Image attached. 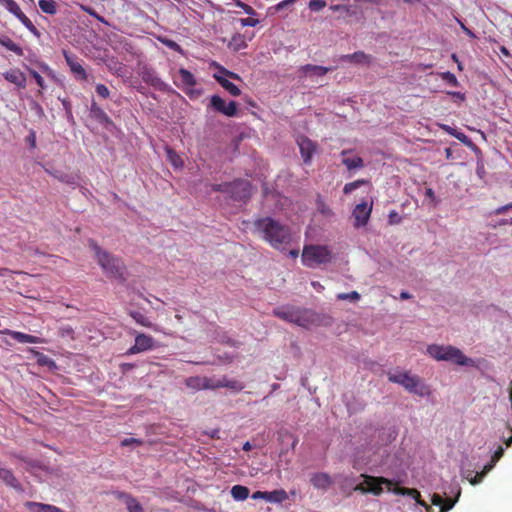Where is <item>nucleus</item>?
I'll use <instances>...</instances> for the list:
<instances>
[{
  "instance_id": "nucleus-12",
  "label": "nucleus",
  "mask_w": 512,
  "mask_h": 512,
  "mask_svg": "<svg viewBox=\"0 0 512 512\" xmlns=\"http://www.w3.org/2000/svg\"><path fill=\"white\" fill-rule=\"evenodd\" d=\"M140 76L146 84L158 91L165 93L172 91L170 86L164 82L152 68L144 67L140 72Z\"/></svg>"
},
{
  "instance_id": "nucleus-31",
  "label": "nucleus",
  "mask_w": 512,
  "mask_h": 512,
  "mask_svg": "<svg viewBox=\"0 0 512 512\" xmlns=\"http://www.w3.org/2000/svg\"><path fill=\"white\" fill-rule=\"evenodd\" d=\"M231 496L236 501H244L249 496V489L246 486L243 485H234L231 488Z\"/></svg>"
},
{
  "instance_id": "nucleus-43",
  "label": "nucleus",
  "mask_w": 512,
  "mask_h": 512,
  "mask_svg": "<svg viewBox=\"0 0 512 512\" xmlns=\"http://www.w3.org/2000/svg\"><path fill=\"white\" fill-rule=\"evenodd\" d=\"M185 94L191 99V100H196L200 97V95L202 94V90L201 89H197V88H194V86L192 87H186L184 89H182Z\"/></svg>"
},
{
  "instance_id": "nucleus-56",
  "label": "nucleus",
  "mask_w": 512,
  "mask_h": 512,
  "mask_svg": "<svg viewBox=\"0 0 512 512\" xmlns=\"http://www.w3.org/2000/svg\"><path fill=\"white\" fill-rule=\"evenodd\" d=\"M141 440L139 439H136V438H125L122 442H121V445L122 446H129V445H132V444H141Z\"/></svg>"
},
{
  "instance_id": "nucleus-5",
  "label": "nucleus",
  "mask_w": 512,
  "mask_h": 512,
  "mask_svg": "<svg viewBox=\"0 0 512 512\" xmlns=\"http://www.w3.org/2000/svg\"><path fill=\"white\" fill-rule=\"evenodd\" d=\"M387 378L390 382L403 386L409 393H413L420 397H424L429 394L428 387L417 375H411L406 371H396L388 372Z\"/></svg>"
},
{
  "instance_id": "nucleus-11",
  "label": "nucleus",
  "mask_w": 512,
  "mask_h": 512,
  "mask_svg": "<svg viewBox=\"0 0 512 512\" xmlns=\"http://www.w3.org/2000/svg\"><path fill=\"white\" fill-rule=\"evenodd\" d=\"M0 4L13 14L31 33L40 37V32L34 26L32 21L22 12L19 5L14 0H0Z\"/></svg>"
},
{
  "instance_id": "nucleus-42",
  "label": "nucleus",
  "mask_w": 512,
  "mask_h": 512,
  "mask_svg": "<svg viewBox=\"0 0 512 512\" xmlns=\"http://www.w3.org/2000/svg\"><path fill=\"white\" fill-rule=\"evenodd\" d=\"M338 300H349L352 302L358 301L360 299V294L357 291H351L349 293H339L337 295Z\"/></svg>"
},
{
  "instance_id": "nucleus-46",
  "label": "nucleus",
  "mask_w": 512,
  "mask_h": 512,
  "mask_svg": "<svg viewBox=\"0 0 512 512\" xmlns=\"http://www.w3.org/2000/svg\"><path fill=\"white\" fill-rule=\"evenodd\" d=\"M235 5L241 8L246 14L253 16L256 14V11L248 4L242 2L241 0H236Z\"/></svg>"
},
{
  "instance_id": "nucleus-23",
  "label": "nucleus",
  "mask_w": 512,
  "mask_h": 512,
  "mask_svg": "<svg viewBox=\"0 0 512 512\" xmlns=\"http://www.w3.org/2000/svg\"><path fill=\"white\" fill-rule=\"evenodd\" d=\"M502 455H503V448L499 447L493 456L492 462L485 465L482 472L477 473L473 478H470L469 479L470 483L472 485L479 484L483 480V478L486 476V474L494 467L495 463L502 457Z\"/></svg>"
},
{
  "instance_id": "nucleus-59",
  "label": "nucleus",
  "mask_w": 512,
  "mask_h": 512,
  "mask_svg": "<svg viewBox=\"0 0 512 512\" xmlns=\"http://www.w3.org/2000/svg\"><path fill=\"white\" fill-rule=\"evenodd\" d=\"M457 21H458V23L460 24L461 29H462V30H463V31H464V32H465V33H466L470 38H476L475 33H474L471 29L467 28V27L464 25V23H462V21H460V20H457Z\"/></svg>"
},
{
  "instance_id": "nucleus-2",
  "label": "nucleus",
  "mask_w": 512,
  "mask_h": 512,
  "mask_svg": "<svg viewBox=\"0 0 512 512\" xmlns=\"http://www.w3.org/2000/svg\"><path fill=\"white\" fill-rule=\"evenodd\" d=\"M427 354L437 361H448L464 367H478L476 360L465 356L459 348L452 345L431 344L427 347Z\"/></svg>"
},
{
  "instance_id": "nucleus-22",
  "label": "nucleus",
  "mask_w": 512,
  "mask_h": 512,
  "mask_svg": "<svg viewBox=\"0 0 512 512\" xmlns=\"http://www.w3.org/2000/svg\"><path fill=\"white\" fill-rule=\"evenodd\" d=\"M3 77L18 88L24 89L26 87V76L19 69H10L3 73Z\"/></svg>"
},
{
  "instance_id": "nucleus-6",
  "label": "nucleus",
  "mask_w": 512,
  "mask_h": 512,
  "mask_svg": "<svg viewBox=\"0 0 512 512\" xmlns=\"http://www.w3.org/2000/svg\"><path fill=\"white\" fill-rule=\"evenodd\" d=\"M331 261V253L326 246H306L302 253V262L305 266L314 268Z\"/></svg>"
},
{
  "instance_id": "nucleus-3",
  "label": "nucleus",
  "mask_w": 512,
  "mask_h": 512,
  "mask_svg": "<svg viewBox=\"0 0 512 512\" xmlns=\"http://www.w3.org/2000/svg\"><path fill=\"white\" fill-rule=\"evenodd\" d=\"M90 247L95 253L98 264L108 277L125 281L126 267L120 258L103 250L95 241H90Z\"/></svg>"
},
{
  "instance_id": "nucleus-26",
  "label": "nucleus",
  "mask_w": 512,
  "mask_h": 512,
  "mask_svg": "<svg viewBox=\"0 0 512 512\" xmlns=\"http://www.w3.org/2000/svg\"><path fill=\"white\" fill-rule=\"evenodd\" d=\"M350 151L343 150L341 152L342 163L347 167L348 170L360 169L364 167V161L360 156L349 157Z\"/></svg>"
},
{
  "instance_id": "nucleus-52",
  "label": "nucleus",
  "mask_w": 512,
  "mask_h": 512,
  "mask_svg": "<svg viewBox=\"0 0 512 512\" xmlns=\"http://www.w3.org/2000/svg\"><path fill=\"white\" fill-rule=\"evenodd\" d=\"M85 11L92 17L96 18L98 21L104 23V24H108V22L104 19V17L100 16L94 9L92 8H87L85 9Z\"/></svg>"
},
{
  "instance_id": "nucleus-47",
  "label": "nucleus",
  "mask_w": 512,
  "mask_h": 512,
  "mask_svg": "<svg viewBox=\"0 0 512 512\" xmlns=\"http://www.w3.org/2000/svg\"><path fill=\"white\" fill-rule=\"evenodd\" d=\"M37 362L40 365H46V366L55 365V363L52 359H50L48 356H46L42 353H37Z\"/></svg>"
},
{
  "instance_id": "nucleus-40",
  "label": "nucleus",
  "mask_w": 512,
  "mask_h": 512,
  "mask_svg": "<svg viewBox=\"0 0 512 512\" xmlns=\"http://www.w3.org/2000/svg\"><path fill=\"white\" fill-rule=\"evenodd\" d=\"M159 41L163 45H165L167 48H169V49H171L173 51H176V52H178L181 55L184 54V51H183L182 47L177 42H175L174 40L169 39L167 37H160Z\"/></svg>"
},
{
  "instance_id": "nucleus-50",
  "label": "nucleus",
  "mask_w": 512,
  "mask_h": 512,
  "mask_svg": "<svg viewBox=\"0 0 512 512\" xmlns=\"http://www.w3.org/2000/svg\"><path fill=\"white\" fill-rule=\"evenodd\" d=\"M29 73L35 79V81L39 85V87L44 89L45 88V82H44L43 77L37 71H35L33 69H29Z\"/></svg>"
},
{
  "instance_id": "nucleus-37",
  "label": "nucleus",
  "mask_w": 512,
  "mask_h": 512,
  "mask_svg": "<svg viewBox=\"0 0 512 512\" xmlns=\"http://www.w3.org/2000/svg\"><path fill=\"white\" fill-rule=\"evenodd\" d=\"M203 384V377L200 376H191L185 379V385L193 390L203 389Z\"/></svg>"
},
{
  "instance_id": "nucleus-63",
  "label": "nucleus",
  "mask_w": 512,
  "mask_h": 512,
  "mask_svg": "<svg viewBox=\"0 0 512 512\" xmlns=\"http://www.w3.org/2000/svg\"><path fill=\"white\" fill-rule=\"evenodd\" d=\"M65 117H66V120L67 122L74 126L76 123H75V119H74V116H73V113H72V110L71 111H66L65 112Z\"/></svg>"
},
{
  "instance_id": "nucleus-8",
  "label": "nucleus",
  "mask_w": 512,
  "mask_h": 512,
  "mask_svg": "<svg viewBox=\"0 0 512 512\" xmlns=\"http://www.w3.org/2000/svg\"><path fill=\"white\" fill-rule=\"evenodd\" d=\"M360 477L364 478V483L356 484L353 490L362 494L380 495L383 492L382 485L389 483V480L384 477H374L367 474H361Z\"/></svg>"
},
{
  "instance_id": "nucleus-19",
  "label": "nucleus",
  "mask_w": 512,
  "mask_h": 512,
  "mask_svg": "<svg viewBox=\"0 0 512 512\" xmlns=\"http://www.w3.org/2000/svg\"><path fill=\"white\" fill-rule=\"evenodd\" d=\"M441 128L448 133L449 135L454 136L457 140H459L461 143H463L465 146L471 148L476 154L480 153V149L477 145L474 144V142L463 132L458 131L457 129L443 124L441 125Z\"/></svg>"
},
{
  "instance_id": "nucleus-57",
  "label": "nucleus",
  "mask_w": 512,
  "mask_h": 512,
  "mask_svg": "<svg viewBox=\"0 0 512 512\" xmlns=\"http://www.w3.org/2000/svg\"><path fill=\"white\" fill-rule=\"evenodd\" d=\"M290 6V4L287 2V0H283L281 2H279L278 4H276L273 9L278 12V11H282L286 8H288Z\"/></svg>"
},
{
  "instance_id": "nucleus-18",
  "label": "nucleus",
  "mask_w": 512,
  "mask_h": 512,
  "mask_svg": "<svg viewBox=\"0 0 512 512\" xmlns=\"http://www.w3.org/2000/svg\"><path fill=\"white\" fill-rule=\"evenodd\" d=\"M113 494L125 504L128 512H145L141 503L131 494L124 491H115Z\"/></svg>"
},
{
  "instance_id": "nucleus-9",
  "label": "nucleus",
  "mask_w": 512,
  "mask_h": 512,
  "mask_svg": "<svg viewBox=\"0 0 512 512\" xmlns=\"http://www.w3.org/2000/svg\"><path fill=\"white\" fill-rule=\"evenodd\" d=\"M207 110L223 114L226 117H236L238 115V104L235 101H226L219 95H212L207 105Z\"/></svg>"
},
{
  "instance_id": "nucleus-16",
  "label": "nucleus",
  "mask_w": 512,
  "mask_h": 512,
  "mask_svg": "<svg viewBox=\"0 0 512 512\" xmlns=\"http://www.w3.org/2000/svg\"><path fill=\"white\" fill-rule=\"evenodd\" d=\"M253 499H264L270 503H282L288 499V494L283 489L273 491H256L252 494Z\"/></svg>"
},
{
  "instance_id": "nucleus-34",
  "label": "nucleus",
  "mask_w": 512,
  "mask_h": 512,
  "mask_svg": "<svg viewBox=\"0 0 512 512\" xmlns=\"http://www.w3.org/2000/svg\"><path fill=\"white\" fill-rule=\"evenodd\" d=\"M38 5L41 11L46 14L54 15L57 13V7L54 0H39Z\"/></svg>"
},
{
  "instance_id": "nucleus-24",
  "label": "nucleus",
  "mask_w": 512,
  "mask_h": 512,
  "mask_svg": "<svg viewBox=\"0 0 512 512\" xmlns=\"http://www.w3.org/2000/svg\"><path fill=\"white\" fill-rule=\"evenodd\" d=\"M178 75V79L175 80L174 83L179 88L184 89L186 87H192L196 85V79L189 70L180 68Z\"/></svg>"
},
{
  "instance_id": "nucleus-39",
  "label": "nucleus",
  "mask_w": 512,
  "mask_h": 512,
  "mask_svg": "<svg viewBox=\"0 0 512 512\" xmlns=\"http://www.w3.org/2000/svg\"><path fill=\"white\" fill-rule=\"evenodd\" d=\"M367 183H368L367 180H364V179H358L356 181L346 183L343 187V193L348 195V194L352 193L354 190L360 188L361 186H363Z\"/></svg>"
},
{
  "instance_id": "nucleus-53",
  "label": "nucleus",
  "mask_w": 512,
  "mask_h": 512,
  "mask_svg": "<svg viewBox=\"0 0 512 512\" xmlns=\"http://www.w3.org/2000/svg\"><path fill=\"white\" fill-rule=\"evenodd\" d=\"M26 141L29 143L30 148H35L36 146V133L31 130L28 136L26 137Z\"/></svg>"
},
{
  "instance_id": "nucleus-4",
  "label": "nucleus",
  "mask_w": 512,
  "mask_h": 512,
  "mask_svg": "<svg viewBox=\"0 0 512 512\" xmlns=\"http://www.w3.org/2000/svg\"><path fill=\"white\" fill-rule=\"evenodd\" d=\"M274 315L287 322L308 328L317 321V315L310 309L286 306L274 310Z\"/></svg>"
},
{
  "instance_id": "nucleus-58",
  "label": "nucleus",
  "mask_w": 512,
  "mask_h": 512,
  "mask_svg": "<svg viewBox=\"0 0 512 512\" xmlns=\"http://www.w3.org/2000/svg\"><path fill=\"white\" fill-rule=\"evenodd\" d=\"M485 168H484V164L480 161L477 162V166H476V174L480 177V178H483L484 175H485Z\"/></svg>"
},
{
  "instance_id": "nucleus-20",
  "label": "nucleus",
  "mask_w": 512,
  "mask_h": 512,
  "mask_svg": "<svg viewBox=\"0 0 512 512\" xmlns=\"http://www.w3.org/2000/svg\"><path fill=\"white\" fill-rule=\"evenodd\" d=\"M300 154L303 158L304 164H310L312 156L315 152V144L307 137L301 136L298 141Z\"/></svg>"
},
{
  "instance_id": "nucleus-45",
  "label": "nucleus",
  "mask_w": 512,
  "mask_h": 512,
  "mask_svg": "<svg viewBox=\"0 0 512 512\" xmlns=\"http://www.w3.org/2000/svg\"><path fill=\"white\" fill-rule=\"evenodd\" d=\"M459 496H460V489H458L455 499H451V498L444 499V506H442V512H447L448 510H451L454 507V505L457 503Z\"/></svg>"
},
{
  "instance_id": "nucleus-51",
  "label": "nucleus",
  "mask_w": 512,
  "mask_h": 512,
  "mask_svg": "<svg viewBox=\"0 0 512 512\" xmlns=\"http://www.w3.org/2000/svg\"><path fill=\"white\" fill-rule=\"evenodd\" d=\"M240 23L243 27H255L258 25L259 20L255 19V18L248 17V18L240 19Z\"/></svg>"
},
{
  "instance_id": "nucleus-30",
  "label": "nucleus",
  "mask_w": 512,
  "mask_h": 512,
  "mask_svg": "<svg viewBox=\"0 0 512 512\" xmlns=\"http://www.w3.org/2000/svg\"><path fill=\"white\" fill-rule=\"evenodd\" d=\"M26 507L30 512H64L54 505L39 502H27Z\"/></svg>"
},
{
  "instance_id": "nucleus-64",
  "label": "nucleus",
  "mask_w": 512,
  "mask_h": 512,
  "mask_svg": "<svg viewBox=\"0 0 512 512\" xmlns=\"http://www.w3.org/2000/svg\"><path fill=\"white\" fill-rule=\"evenodd\" d=\"M425 197L430 199L431 201H436L435 193H434L433 189H431V188L426 189Z\"/></svg>"
},
{
  "instance_id": "nucleus-13",
  "label": "nucleus",
  "mask_w": 512,
  "mask_h": 512,
  "mask_svg": "<svg viewBox=\"0 0 512 512\" xmlns=\"http://www.w3.org/2000/svg\"><path fill=\"white\" fill-rule=\"evenodd\" d=\"M373 203L368 204L366 201H363L355 206L352 211V216L354 218V227L360 228L365 226L370 218L372 212Z\"/></svg>"
},
{
  "instance_id": "nucleus-21",
  "label": "nucleus",
  "mask_w": 512,
  "mask_h": 512,
  "mask_svg": "<svg viewBox=\"0 0 512 512\" xmlns=\"http://www.w3.org/2000/svg\"><path fill=\"white\" fill-rule=\"evenodd\" d=\"M310 482L314 488L326 491L333 484L331 477L324 472L315 473L311 476Z\"/></svg>"
},
{
  "instance_id": "nucleus-54",
  "label": "nucleus",
  "mask_w": 512,
  "mask_h": 512,
  "mask_svg": "<svg viewBox=\"0 0 512 512\" xmlns=\"http://www.w3.org/2000/svg\"><path fill=\"white\" fill-rule=\"evenodd\" d=\"M432 504L442 509V506H444V498L439 494H434L432 496Z\"/></svg>"
},
{
  "instance_id": "nucleus-60",
  "label": "nucleus",
  "mask_w": 512,
  "mask_h": 512,
  "mask_svg": "<svg viewBox=\"0 0 512 512\" xmlns=\"http://www.w3.org/2000/svg\"><path fill=\"white\" fill-rule=\"evenodd\" d=\"M59 100L61 101L65 112L72 110L71 102L67 98H59Z\"/></svg>"
},
{
  "instance_id": "nucleus-48",
  "label": "nucleus",
  "mask_w": 512,
  "mask_h": 512,
  "mask_svg": "<svg viewBox=\"0 0 512 512\" xmlns=\"http://www.w3.org/2000/svg\"><path fill=\"white\" fill-rule=\"evenodd\" d=\"M229 186H230V182L229 183L213 184L211 187H212V190L215 192H222V193H226L228 195L229 194Z\"/></svg>"
},
{
  "instance_id": "nucleus-49",
  "label": "nucleus",
  "mask_w": 512,
  "mask_h": 512,
  "mask_svg": "<svg viewBox=\"0 0 512 512\" xmlns=\"http://www.w3.org/2000/svg\"><path fill=\"white\" fill-rule=\"evenodd\" d=\"M96 93L102 98L109 97V89L104 84H97L95 87Z\"/></svg>"
},
{
  "instance_id": "nucleus-10",
  "label": "nucleus",
  "mask_w": 512,
  "mask_h": 512,
  "mask_svg": "<svg viewBox=\"0 0 512 512\" xmlns=\"http://www.w3.org/2000/svg\"><path fill=\"white\" fill-rule=\"evenodd\" d=\"M252 195V186L248 180L237 179L230 182L228 196L233 201L247 202Z\"/></svg>"
},
{
  "instance_id": "nucleus-33",
  "label": "nucleus",
  "mask_w": 512,
  "mask_h": 512,
  "mask_svg": "<svg viewBox=\"0 0 512 512\" xmlns=\"http://www.w3.org/2000/svg\"><path fill=\"white\" fill-rule=\"evenodd\" d=\"M352 61L359 65H370L373 61V57L363 51H356L352 53Z\"/></svg>"
},
{
  "instance_id": "nucleus-29",
  "label": "nucleus",
  "mask_w": 512,
  "mask_h": 512,
  "mask_svg": "<svg viewBox=\"0 0 512 512\" xmlns=\"http://www.w3.org/2000/svg\"><path fill=\"white\" fill-rule=\"evenodd\" d=\"M213 77L230 95L237 97L241 94V90L224 76L214 74Z\"/></svg>"
},
{
  "instance_id": "nucleus-32",
  "label": "nucleus",
  "mask_w": 512,
  "mask_h": 512,
  "mask_svg": "<svg viewBox=\"0 0 512 512\" xmlns=\"http://www.w3.org/2000/svg\"><path fill=\"white\" fill-rule=\"evenodd\" d=\"M0 45L4 46L9 51L14 52L18 56L23 55V49L13 42L8 36H0Z\"/></svg>"
},
{
  "instance_id": "nucleus-36",
  "label": "nucleus",
  "mask_w": 512,
  "mask_h": 512,
  "mask_svg": "<svg viewBox=\"0 0 512 512\" xmlns=\"http://www.w3.org/2000/svg\"><path fill=\"white\" fill-rule=\"evenodd\" d=\"M203 389H218L222 388V377H203Z\"/></svg>"
},
{
  "instance_id": "nucleus-62",
  "label": "nucleus",
  "mask_w": 512,
  "mask_h": 512,
  "mask_svg": "<svg viewBox=\"0 0 512 512\" xmlns=\"http://www.w3.org/2000/svg\"><path fill=\"white\" fill-rule=\"evenodd\" d=\"M508 210H510V208H509L508 204H506V205H503V206H500V207L496 208L493 211V214L494 215H501V214L506 213Z\"/></svg>"
},
{
  "instance_id": "nucleus-7",
  "label": "nucleus",
  "mask_w": 512,
  "mask_h": 512,
  "mask_svg": "<svg viewBox=\"0 0 512 512\" xmlns=\"http://www.w3.org/2000/svg\"><path fill=\"white\" fill-rule=\"evenodd\" d=\"M372 431H377L378 435L375 443H373V440L370 441L369 445H371V449L389 445L398 435V431L394 426L382 427L379 429L373 422H368L364 425L362 434L368 435Z\"/></svg>"
},
{
  "instance_id": "nucleus-25",
  "label": "nucleus",
  "mask_w": 512,
  "mask_h": 512,
  "mask_svg": "<svg viewBox=\"0 0 512 512\" xmlns=\"http://www.w3.org/2000/svg\"><path fill=\"white\" fill-rule=\"evenodd\" d=\"M0 481L15 489L16 491H23L22 485L19 483L10 469L0 468Z\"/></svg>"
},
{
  "instance_id": "nucleus-38",
  "label": "nucleus",
  "mask_w": 512,
  "mask_h": 512,
  "mask_svg": "<svg viewBox=\"0 0 512 512\" xmlns=\"http://www.w3.org/2000/svg\"><path fill=\"white\" fill-rule=\"evenodd\" d=\"M129 315L141 326L150 327L152 324L148 317L140 311H130Z\"/></svg>"
},
{
  "instance_id": "nucleus-44",
  "label": "nucleus",
  "mask_w": 512,
  "mask_h": 512,
  "mask_svg": "<svg viewBox=\"0 0 512 512\" xmlns=\"http://www.w3.org/2000/svg\"><path fill=\"white\" fill-rule=\"evenodd\" d=\"M326 6L325 0H310L308 7L313 12H319Z\"/></svg>"
},
{
  "instance_id": "nucleus-27",
  "label": "nucleus",
  "mask_w": 512,
  "mask_h": 512,
  "mask_svg": "<svg viewBox=\"0 0 512 512\" xmlns=\"http://www.w3.org/2000/svg\"><path fill=\"white\" fill-rule=\"evenodd\" d=\"M7 335H9L13 340L19 342V343H42L43 340L37 336H33L30 334H26L19 331H13V330H6L5 332Z\"/></svg>"
},
{
  "instance_id": "nucleus-17",
  "label": "nucleus",
  "mask_w": 512,
  "mask_h": 512,
  "mask_svg": "<svg viewBox=\"0 0 512 512\" xmlns=\"http://www.w3.org/2000/svg\"><path fill=\"white\" fill-rule=\"evenodd\" d=\"M63 55L74 76L79 80H87L88 74L86 73V70L83 68L81 63L78 61V58L66 50L63 51Z\"/></svg>"
},
{
  "instance_id": "nucleus-55",
  "label": "nucleus",
  "mask_w": 512,
  "mask_h": 512,
  "mask_svg": "<svg viewBox=\"0 0 512 512\" xmlns=\"http://www.w3.org/2000/svg\"><path fill=\"white\" fill-rule=\"evenodd\" d=\"M368 461H363L359 456L355 457L353 467L357 470L362 469V466L367 465Z\"/></svg>"
},
{
  "instance_id": "nucleus-15",
  "label": "nucleus",
  "mask_w": 512,
  "mask_h": 512,
  "mask_svg": "<svg viewBox=\"0 0 512 512\" xmlns=\"http://www.w3.org/2000/svg\"><path fill=\"white\" fill-rule=\"evenodd\" d=\"M90 116L100 123L105 129L111 131L115 124L107 113L97 105L95 101H92L90 106Z\"/></svg>"
},
{
  "instance_id": "nucleus-14",
  "label": "nucleus",
  "mask_w": 512,
  "mask_h": 512,
  "mask_svg": "<svg viewBox=\"0 0 512 512\" xmlns=\"http://www.w3.org/2000/svg\"><path fill=\"white\" fill-rule=\"evenodd\" d=\"M154 346H155V341L152 336L144 334V333H139L135 337L134 345L131 346L127 350L126 354L132 355V354L145 352L148 350H152L154 348Z\"/></svg>"
},
{
  "instance_id": "nucleus-61",
  "label": "nucleus",
  "mask_w": 512,
  "mask_h": 512,
  "mask_svg": "<svg viewBox=\"0 0 512 512\" xmlns=\"http://www.w3.org/2000/svg\"><path fill=\"white\" fill-rule=\"evenodd\" d=\"M508 210H510V208H509L508 204H506V205H503V206H500V207L496 208L493 211V214L494 215H501V214L506 213Z\"/></svg>"
},
{
  "instance_id": "nucleus-35",
  "label": "nucleus",
  "mask_w": 512,
  "mask_h": 512,
  "mask_svg": "<svg viewBox=\"0 0 512 512\" xmlns=\"http://www.w3.org/2000/svg\"><path fill=\"white\" fill-rule=\"evenodd\" d=\"M222 388H229L232 391L239 392L244 389V385L238 380L228 379L227 377H222Z\"/></svg>"
},
{
  "instance_id": "nucleus-41",
  "label": "nucleus",
  "mask_w": 512,
  "mask_h": 512,
  "mask_svg": "<svg viewBox=\"0 0 512 512\" xmlns=\"http://www.w3.org/2000/svg\"><path fill=\"white\" fill-rule=\"evenodd\" d=\"M441 78L442 80L446 81L449 85L453 87L459 86V81L457 80L456 76L450 71L441 73Z\"/></svg>"
},
{
  "instance_id": "nucleus-28",
  "label": "nucleus",
  "mask_w": 512,
  "mask_h": 512,
  "mask_svg": "<svg viewBox=\"0 0 512 512\" xmlns=\"http://www.w3.org/2000/svg\"><path fill=\"white\" fill-rule=\"evenodd\" d=\"M333 69V67H324L312 64H306L301 67L302 72L305 73L306 75L318 77L326 75L328 72L333 71Z\"/></svg>"
},
{
  "instance_id": "nucleus-1",
  "label": "nucleus",
  "mask_w": 512,
  "mask_h": 512,
  "mask_svg": "<svg viewBox=\"0 0 512 512\" xmlns=\"http://www.w3.org/2000/svg\"><path fill=\"white\" fill-rule=\"evenodd\" d=\"M254 227L256 232L274 248L278 249L291 241L289 227L272 217L267 216L256 219Z\"/></svg>"
}]
</instances>
